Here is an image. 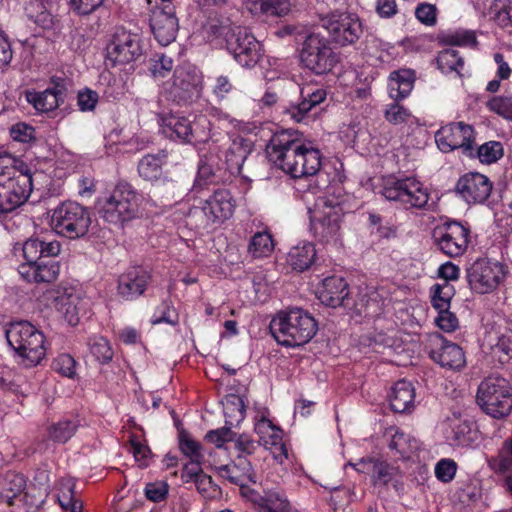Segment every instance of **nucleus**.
<instances>
[{
    "label": "nucleus",
    "instance_id": "1",
    "mask_svg": "<svg viewBox=\"0 0 512 512\" xmlns=\"http://www.w3.org/2000/svg\"><path fill=\"white\" fill-rule=\"evenodd\" d=\"M267 160L292 178L316 175L322 165V154L310 141L297 138L292 130L274 133L265 145Z\"/></svg>",
    "mask_w": 512,
    "mask_h": 512
},
{
    "label": "nucleus",
    "instance_id": "2",
    "mask_svg": "<svg viewBox=\"0 0 512 512\" xmlns=\"http://www.w3.org/2000/svg\"><path fill=\"white\" fill-rule=\"evenodd\" d=\"M269 331L280 345L297 347L308 343L317 332L315 319L301 308L282 311L269 324Z\"/></svg>",
    "mask_w": 512,
    "mask_h": 512
},
{
    "label": "nucleus",
    "instance_id": "3",
    "mask_svg": "<svg viewBox=\"0 0 512 512\" xmlns=\"http://www.w3.org/2000/svg\"><path fill=\"white\" fill-rule=\"evenodd\" d=\"M11 158L7 154L0 155V216L13 212L27 202L32 192V174L30 170H17L8 167L6 162Z\"/></svg>",
    "mask_w": 512,
    "mask_h": 512
},
{
    "label": "nucleus",
    "instance_id": "4",
    "mask_svg": "<svg viewBox=\"0 0 512 512\" xmlns=\"http://www.w3.org/2000/svg\"><path fill=\"white\" fill-rule=\"evenodd\" d=\"M10 347L21 358L26 367H33L46 355L44 334L28 321L11 322L5 331Z\"/></svg>",
    "mask_w": 512,
    "mask_h": 512
},
{
    "label": "nucleus",
    "instance_id": "5",
    "mask_svg": "<svg viewBox=\"0 0 512 512\" xmlns=\"http://www.w3.org/2000/svg\"><path fill=\"white\" fill-rule=\"evenodd\" d=\"M139 203V195L132 185L121 181L98 200L97 210L106 222L120 225L137 217Z\"/></svg>",
    "mask_w": 512,
    "mask_h": 512
},
{
    "label": "nucleus",
    "instance_id": "6",
    "mask_svg": "<svg viewBox=\"0 0 512 512\" xmlns=\"http://www.w3.org/2000/svg\"><path fill=\"white\" fill-rule=\"evenodd\" d=\"M476 399L483 412L502 419L512 410V387L504 377L490 376L478 386Z\"/></svg>",
    "mask_w": 512,
    "mask_h": 512
},
{
    "label": "nucleus",
    "instance_id": "7",
    "mask_svg": "<svg viewBox=\"0 0 512 512\" xmlns=\"http://www.w3.org/2000/svg\"><path fill=\"white\" fill-rule=\"evenodd\" d=\"M309 213L311 230L315 237L323 242L337 239L341 227L343 209L335 198L328 196L318 197Z\"/></svg>",
    "mask_w": 512,
    "mask_h": 512
},
{
    "label": "nucleus",
    "instance_id": "8",
    "mask_svg": "<svg viewBox=\"0 0 512 512\" xmlns=\"http://www.w3.org/2000/svg\"><path fill=\"white\" fill-rule=\"evenodd\" d=\"M382 195L406 210L426 209L430 199L428 189L414 177L387 180Z\"/></svg>",
    "mask_w": 512,
    "mask_h": 512
},
{
    "label": "nucleus",
    "instance_id": "9",
    "mask_svg": "<svg viewBox=\"0 0 512 512\" xmlns=\"http://www.w3.org/2000/svg\"><path fill=\"white\" fill-rule=\"evenodd\" d=\"M208 120L205 116L167 114L161 117L163 134L174 141L184 144L203 142L208 138L205 126Z\"/></svg>",
    "mask_w": 512,
    "mask_h": 512
},
{
    "label": "nucleus",
    "instance_id": "10",
    "mask_svg": "<svg viewBox=\"0 0 512 512\" xmlns=\"http://www.w3.org/2000/svg\"><path fill=\"white\" fill-rule=\"evenodd\" d=\"M51 222L58 234L76 239L87 233L91 218L87 208L77 202L66 201L54 210Z\"/></svg>",
    "mask_w": 512,
    "mask_h": 512
},
{
    "label": "nucleus",
    "instance_id": "11",
    "mask_svg": "<svg viewBox=\"0 0 512 512\" xmlns=\"http://www.w3.org/2000/svg\"><path fill=\"white\" fill-rule=\"evenodd\" d=\"M209 30L214 36L226 39L228 49L241 66L253 68L256 65V37L248 29L238 28L235 33L228 25L210 24Z\"/></svg>",
    "mask_w": 512,
    "mask_h": 512
},
{
    "label": "nucleus",
    "instance_id": "12",
    "mask_svg": "<svg viewBox=\"0 0 512 512\" xmlns=\"http://www.w3.org/2000/svg\"><path fill=\"white\" fill-rule=\"evenodd\" d=\"M300 59L306 68L316 74L330 72L338 62V56L328 40L316 33L306 36L300 51Z\"/></svg>",
    "mask_w": 512,
    "mask_h": 512
},
{
    "label": "nucleus",
    "instance_id": "13",
    "mask_svg": "<svg viewBox=\"0 0 512 512\" xmlns=\"http://www.w3.org/2000/svg\"><path fill=\"white\" fill-rule=\"evenodd\" d=\"M320 26L328 32L331 40L340 46L355 43L363 32L359 17L346 11H333L321 16Z\"/></svg>",
    "mask_w": 512,
    "mask_h": 512
},
{
    "label": "nucleus",
    "instance_id": "14",
    "mask_svg": "<svg viewBox=\"0 0 512 512\" xmlns=\"http://www.w3.org/2000/svg\"><path fill=\"white\" fill-rule=\"evenodd\" d=\"M347 465L353 467L358 473L369 474L374 487L384 488L391 484L396 492L403 490L402 472L399 467L384 459L363 457L358 462H349Z\"/></svg>",
    "mask_w": 512,
    "mask_h": 512
},
{
    "label": "nucleus",
    "instance_id": "15",
    "mask_svg": "<svg viewBox=\"0 0 512 512\" xmlns=\"http://www.w3.org/2000/svg\"><path fill=\"white\" fill-rule=\"evenodd\" d=\"M504 277L503 265L486 258L477 259L466 269V279L471 290L479 294L494 291Z\"/></svg>",
    "mask_w": 512,
    "mask_h": 512
},
{
    "label": "nucleus",
    "instance_id": "16",
    "mask_svg": "<svg viewBox=\"0 0 512 512\" xmlns=\"http://www.w3.org/2000/svg\"><path fill=\"white\" fill-rule=\"evenodd\" d=\"M202 90L201 72L190 65L178 66L174 70L168 93L177 104H187L200 97Z\"/></svg>",
    "mask_w": 512,
    "mask_h": 512
},
{
    "label": "nucleus",
    "instance_id": "17",
    "mask_svg": "<svg viewBox=\"0 0 512 512\" xmlns=\"http://www.w3.org/2000/svg\"><path fill=\"white\" fill-rule=\"evenodd\" d=\"M470 228L458 221H448L433 231V240L437 248L449 257H458L465 253L469 244Z\"/></svg>",
    "mask_w": 512,
    "mask_h": 512
},
{
    "label": "nucleus",
    "instance_id": "18",
    "mask_svg": "<svg viewBox=\"0 0 512 512\" xmlns=\"http://www.w3.org/2000/svg\"><path fill=\"white\" fill-rule=\"evenodd\" d=\"M435 141L438 148L444 153L461 149L465 154L472 155L475 151L474 128L464 122L442 126L435 134Z\"/></svg>",
    "mask_w": 512,
    "mask_h": 512
},
{
    "label": "nucleus",
    "instance_id": "19",
    "mask_svg": "<svg viewBox=\"0 0 512 512\" xmlns=\"http://www.w3.org/2000/svg\"><path fill=\"white\" fill-rule=\"evenodd\" d=\"M426 350L429 357L442 368L460 371L466 365L465 353L456 343L446 340L439 333L429 336Z\"/></svg>",
    "mask_w": 512,
    "mask_h": 512
},
{
    "label": "nucleus",
    "instance_id": "20",
    "mask_svg": "<svg viewBox=\"0 0 512 512\" xmlns=\"http://www.w3.org/2000/svg\"><path fill=\"white\" fill-rule=\"evenodd\" d=\"M107 60L113 66L136 61L142 55L140 38L125 29H117L106 47Z\"/></svg>",
    "mask_w": 512,
    "mask_h": 512
},
{
    "label": "nucleus",
    "instance_id": "21",
    "mask_svg": "<svg viewBox=\"0 0 512 512\" xmlns=\"http://www.w3.org/2000/svg\"><path fill=\"white\" fill-rule=\"evenodd\" d=\"M150 27L160 45L167 46L172 43L179 29L174 5L167 3L155 7L150 15Z\"/></svg>",
    "mask_w": 512,
    "mask_h": 512
},
{
    "label": "nucleus",
    "instance_id": "22",
    "mask_svg": "<svg viewBox=\"0 0 512 512\" xmlns=\"http://www.w3.org/2000/svg\"><path fill=\"white\" fill-rule=\"evenodd\" d=\"M266 413L268 412H262L258 418V444L263 445L264 450L269 451L278 464H283L288 458L287 448L282 439L283 431L267 417Z\"/></svg>",
    "mask_w": 512,
    "mask_h": 512
},
{
    "label": "nucleus",
    "instance_id": "23",
    "mask_svg": "<svg viewBox=\"0 0 512 512\" xmlns=\"http://www.w3.org/2000/svg\"><path fill=\"white\" fill-rule=\"evenodd\" d=\"M151 277V272L144 266L134 265L128 267L118 277V296L127 301L138 298L146 291Z\"/></svg>",
    "mask_w": 512,
    "mask_h": 512
},
{
    "label": "nucleus",
    "instance_id": "24",
    "mask_svg": "<svg viewBox=\"0 0 512 512\" xmlns=\"http://www.w3.org/2000/svg\"><path fill=\"white\" fill-rule=\"evenodd\" d=\"M492 183L489 178L477 172L461 176L456 183L457 193L467 203H483L490 195Z\"/></svg>",
    "mask_w": 512,
    "mask_h": 512
},
{
    "label": "nucleus",
    "instance_id": "25",
    "mask_svg": "<svg viewBox=\"0 0 512 512\" xmlns=\"http://www.w3.org/2000/svg\"><path fill=\"white\" fill-rule=\"evenodd\" d=\"M166 155L147 154L143 156L138 163V174L151 184L163 185L168 189V194L172 193L176 188V183L163 175V164L165 163Z\"/></svg>",
    "mask_w": 512,
    "mask_h": 512
},
{
    "label": "nucleus",
    "instance_id": "26",
    "mask_svg": "<svg viewBox=\"0 0 512 512\" xmlns=\"http://www.w3.org/2000/svg\"><path fill=\"white\" fill-rule=\"evenodd\" d=\"M20 276L28 283H53L60 273V264L53 257L44 258L33 264H20Z\"/></svg>",
    "mask_w": 512,
    "mask_h": 512
},
{
    "label": "nucleus",
    "instance_id": "27",
    "mask_svg": "<svg viewBox=\"0 0 512 512\" xmlns=\"http://www.w3.org/2000/svg\"><path fill=\"white\" fill-rule=\"evenodd\" d=\"M320 302L328 307L349 306V289L347 282L338 276L327 277L317 291Z\"/></svg>",
    "mask_w": 512,
    "mask_h": 512
},
{
    "label": "nucleus",
    "instance_id": "28",
    "mask_svg": "<svg viewBox=\"0 0 512 512\" xmlns=\"http://www.w3.org/2000/svg\"><path fill=\"white\" fill-rule=\"evenodd\" d=\"M233 211L232 196L226 189L215 190L202 207V212L208 223H221L230 218Z\"/></svg>",
    "mask_w": 512,
    "mask_h": 512
},
{
    "label": "nucleus",
    "instance_id": "29",
    "mask_svg": "<svg viewBox=\"0 0 512 512\" xmlns=\"http://www.w3.org/2000/svg\"><path fill=\"white\" fill-rule=\"evenodd\" d=\"M53 87H48L42 92H33L27 94V100L36 110L48 112L56 109L60 103L64 102L66 96V86L64 80H52Z\"/></svg>",
    "mask_w": 512,
    "mask_h": 512
},
{
    "label": "nucleus",
    "instance_id": "30",
    "mask_svg": "<svg viewBox=\"0 0 512 512\" xmlns=\"http://www.w3.org/2000/svg\"><path fill=\"white\" fill-rule=\"evenodd\" d=\"M60 247L58 241L46 242L38 238H30L22 246L23 257L26 260L24 264H33L44 258L55 257L60 253Z\"/></svg>",
    "mask_w": 512,
    "mask_h": 512
},
{
    "label": "nucleus",
    "instance_id": "31",
    "mask_svg": "<svg viewBox=\"0 0 512 512\" xmlns=\"http://www.w3.org/2000/svg\"><path fill=\"white\" fill-rule=\"evenodd\" d=\"M326 90L307 85L301 88V101L290 108L291 117L300 122L304 116L315 106L321 104L326 99Z\"/></svg>",
    "mask_w": 512,
    "mask_h": 512
},
{
    "label": "nucleus",
    "instance_id": "32",
    "mask_svg": "<svg viewBox=\"0 0 512 512\" xmlns=\"http://www.w3.org/2000/svg\"><path fill=\"white\" fill-rule=\"evenodd\" d=\"M490 468L499 474H505V484L512 494V436L505 439L497 455L488 460Z\"/></svg>",
    "mask_w": 512,
    "mask_h": 512
},
{
    "label": "nucleus",
    "instance_id": "33",
    "mask_svg": "<svg viewBox=\"0 0 512 512\" xmlns=\"http://www.w3.org/2000/svg\"><path fill=\"white\" fill-rule=\"evenodd\" d=\"M415 392L413 385L406 380L394 384L389 396L391 409L395 413H405L414 406Z\"/></svg>",
    "mask_w": 512,
    "mask_h": 512
},
{
    "label": "nucleus",
    "instance_id": "34",
    "mask_svg": "<svg viewBox=\"0 0 512 512\" xmlns=\"http://www.w3.org/2000/svg\"><path fill=\"white\" fill-rule=\"evenodd\" d=\"M58 310L69 325L75 326L86 314L87 301L77 294H64L57 298Z\"/></svg>",
    "mask_w": 512,
    "mask_h": 512
},
{
    "label": "nucleus",
    "instance_id": "35",
    "mask_svg": "<svg viewBox=\"0 0 512 512\" xmlns=\"http://www.w3.org/2000/svg\"><path fill=\"white\" fill-rule=\"evenodd\" d=\"M26 489V480L23 475L7 472L0 478V502L13 506L19 496Z\"/></svg>",
    "mask_w": 512,
    "mask_h": 512
},
{
    "label": "nucleus",
    "instance_id": "36",
    "mask_svg": "<svg viewBox=\"0 0 512 512\" xmlns=\"http://www.w3.org/2000/svg\"><path fill=\"white\" fill-rule=\"evenodd\" d=\"M217 165L218 160L214 156L202 158L198 165L195 187L202 189L209 184H218L223 182L225 180L226 172Z\"/></svg>",
    "mask_w": 512,
    "mask_h": 512
},
{
    "label": "nucleus",
    "instance_id": "37",
    "mask_svg": "<svg viewBox=\"0 0 512 512\" xmlns=\"http://www.w3.org/2000/svg\"><path fill=\"white\" fill-rule=\"evenodd\" d=\"M386 435L390 437L389 449L402 459L409 458L411 454L419 450V441L398 428L390 427L387 429Z\"/></svg>",
    "mask_w": 512,
    "mask_h": 512
},
{
    "label": "nucleus",
    "instance_id": "38",
    "mask_svg": "<svg viewBox=\"0 0 512 512\" xmlns=\"http://www.w3.org/2000/svg\"><path fill=\"white\" fill-rule=\"evenodd\" d=\"M414 80V72L410 69L393 71L389 76V96L395 101L406 98L413 89Z\"/></svg>",
    "mask_w": 512,
    "mask_h": 512
},
{
    "label": "nucleus",
    "instance_id": "39",
    "mask_svg": "<svg viewBox=\"0 0 512 512\" xmlns=\"http://www.w3.org/2000/svg\"><path fill=\"white\" fill-rule=\"evenodd\" d=\"M315 258L314 245L310 242H301L290 249L287 262L294 270L302 272L310 268Z\"/></svg>",
    "mask_w": 512,
    "mask_h": 512
},
{
    "label": "nucleus",
    "instance_id": "40",
    "mask_svg": "<svg viewBox=\"0 0 512 512\" xmlns=\"http://www.w3.org/2000/svg\"><path fill=\"white\" fill-rule=\"evenodd\" d=\"M258 512H291V506L280 491L264 488L258 498Z\"/></svg>",
    "mask_w": 512,
    "mask_h": 512
},
{
    "label": "nucleus",
    "instance_id": "41",
    "mask_svg": "<svg viewBox=\"0 0 512 512\" xmlns=\"http://www.w3.org/2000/svg\"><path fill=\"white\" fill-rule=\"evenodd\" d=\"M80 426L77 417L63 418L48 428V437L55 443L64 444L69 441Z\"/></svg>",
    "mask_w": 512,
    "mask_h": 512
},
{
    "label": "nucleus",
    "instance_id": "42",
    "mask_svg": "<svg viewBox=\"0 0 512 512\" xmlns=\"http://www.w3.org/2000/svg\"><path fill=\"white\" fill-rule=\"evenodd\" d=\"M226 425L233 426L244 418L245 405L243 399L236 394H229L222 400Z\"/></svg>",
    "mask_w": 512,
    "mask_h": 512
},
{
    "label": "nucleus",
    "instance_id": "43",
    "mask_svg": "<svg viewBox=\"0 0 512 512\" xmlns=\"http://www.w3.org/2000/svg\"><path fill=\"white\" fill-rule=\"evenodd\" d=\"M455 289L449 282L436 283L431 287V303L436 310L450 309Z\"/></svg>",
    "mask_w": 512,
    "mask_h": 512
},
{
    "label": "nucleus",
    "instance_id": "44",
    "mask_svg": "<svg viewBox=\"0 0 512 512\" xmlns=\"http://www.w3.org/2000/svg\"><path fill=\"white\" fill-rule=\"evenodd\" d=\"M88 347L90 354L100 364L109 363L113 358V349L109 341L102 336H93L89 338Z\"/></svg>",
    "mask_w": 512,
    "mask_h": 512
},
{
    "label": "nucleus",
    "instance_id": "45",
    "mask_svg": "<svg viewBox=\"0 0 512 512\" xmlns=\"http://www.w3.org/2000/svg\"><path fill=\"white\" fill-rule=\"evenodd\" d=\"M383 113L385 120L392 125L411 124L415 120L412 113L398 102L387 104Z\"/></svg>",
    "mask_w": 512,
    "mask_h": 512
},
{
    "label": "nucleus",
    "instance_id": "46",
    "mask_svg": "<svg viewBox=\"0 0 512 512\" xmlns=\"http://www.w3.org/2000/svg\"><path fill=\"white\" fill-rule=\"evenodd\" d=\"M437 65L438 68L443 73L457 72L460 73V70L464 66V60L461 56H459L458 51L453 49H446L441 51L437 56Z\"/></svg>",
    "mask_w": 512,
    "mask_h": 512
},
{
    "label": "nucleus",
    "instance_id": "47",
    "mask_svg": "<svg viewBox=\"0 0 512 512\" xmlns=\"http://www.w3.org/2000/svg\"><path fill=\"white\" fill-rule=\"evenodd\" d=\"M440 40L455 46H474L477 43L475 33L464 29L444 32L440 35Z\"/></svg>",
    "mask_w": 512,
    "mask_h": 512
},
{
    "label": "nucleus",
    "instance_id": "48",
    "mask_svg": "<svg viewBox=\"0 0 512 512\" xmlns=\"http://www.w3.org/2000/svg\"><path fill=\"white\" fill-rule=\"evenodd\" d=\"M491 11L499 26L512 28V0H494Z\"/></svg>",
    "mask_w": 512,
    "mask_h": 512
},
{
    "label": "nucleus",
    "instance_id": "49",
    "mask_svg": "<svg viewBox=\"0 0 512 512\" xmlns=\"http://www.w3.org/2000/svg\"><path fill=\"white\" fill-rule=\"evenodd\" d=\"M491 355L500 364L508 363L512 358V340L507 335L497 336L496 342L490 346Z\"/></svg>",
    "mask_w": 512,
    "mask_h": 512
},
{
    "label": "nucleus",
    "instance_id": "50",
    "mask_svg": "<svg viewBox=\"0 0 512 512\" xmlns=\"http://www.w3.org/2000/svg\"><path fill=\"white\" fill-rule=\"evenodd\" d=\"M476 153L481 163L492 164L503 156V146L498 141H489L479 146Z\"/></svg>",
    "mask_w": 512,
    "mask_h": 512
},
{
    "label": "nucleus",
    "instance_id": "51",
    "mask_svg": "<svg viewBox=\"0 0 512 512\" xmlns=\"http://www.w3.org/2000/svg\"><path fill=\"white\" fill-rule=\"evenodd\" d=\"M173 59L165 54L156 53L150 59L149 71L154 78H165L172 71Z\"/></svg>",
    "mask_w": 512,
    "mask_h": 512
},
{
    "label": "nucleus",
    "instance_id": "52",
    "mask_svg": "<svg viewBox=\"0 0 512 512\" xmlns=\"http://www.w3.org/2000/svg\"><path fill=\"white\" fill-rule=\"evenodd\" d=\"M179 317L173 306L168 301H163L156 309L152 316L151 323L153 325L167 323L172 326L177 325Z\"/></svg>",
    "mask_w": 512,
    "mask_h": 512
},
{
    "label": "nucleus",
    "instance_id": "53",
    "mask_svg": "<svg viewBox=\"0 0 512 512\" xmlns=\"http://www.w3.org/2000/svg\"><path fill=\"white\" fill-rule=\"evenodd\" d=\"M471 426L467 421H458L451 428V435L448 439L452 445L467 446L471 443Z\"/></svg>",
    "mask_w": 512,
    "mask_h": 512
},
{
    "label": "nucleus",
    "instance_id": "54",
    "mask_svg": "<svg viewBox=\"0 0 512 512\" xmlns=\"http://www.w3.org/2000/svg\"><path fill=\"white\" fill-rule=\"evenodd\" d=\"M357 309L367 316L378 315L382 309V299L376 291H371L361 297Z\"/></svg>",
    "mask_w": 512,
    "mask_h": 512
},
{
    "label": "nucleus",
    "instance_id": "55",
    "mask_svg": "<svg viewBox=\"0 0 512 512\" xmlns=\"http://www.w3.org/2000/svg\"><path fill=\"white\" fill-rule=\"evenodd\" d=\"M179 448L181 452L189 459H195L196 456H199V458H204V455L201 452L202 445L195 441L185 430H181L179 432Z\"/></svg>",
    "mask_w": 512,
    "mask_h": 512
},
{
    "label": "nucleus",
    "instance_id": "56",
    "mask_svg": "<svg viewBox=\"0 0 512 512\" xmlns=\"http://www.w3.org/2000/svg\"><path fill=\"white\" fill-rule=\"evenodd\" d=\"M487 108L512 121V96H495L487 102Z\"/></svg>",
    "mask_w": 512,
    "mask_h": 512
},
{
    "label": "nucleus",
    "instance_id": "57",
    "mask_svg": "<svg viewBox=\"0 0 512 512\" xmlns=\"http://www.w3.org/2000/svg\"><path fill=\"white\" fill-rule=\"evenodd\" d=\"M414 13L416 19L427 27L437 24L438 9L434 4L421 2L416 6Z\"/></svg>",
    "mask_w": 512,
    "mask_h": 512
},
{
    "label": "nucleus",
    "instance_id": "58",
    "mask_svg": "<svg viewBox=\"0 0 512 512\" xmlns=\"http://www.w3.org/2000/svg\"><path fill=\"white\" fill-rule=\"evenodd\" d=\"M275 250L273 235L263 224H258V258L269 257Z\"/></svg>",
    "mask_w": 512,
    "mask_h": 512
},
{
    "label": "nucleus",
    "instance_id": "59",
    "mask_svg": "<svg viewBox=\"0 0 512 512\" xmlns=\"http://www.w3.org/2000/svg\"><path fill=\"white\" fill-rule=\"evenodd\" d=\"M240 157L242 158V162L238 167V172L243 180H245L249 185L253 182V161L248 160V154L251 153V146L246 144L245 139H240Z\"/></svg>",
    "mask_w": 512,
    "mask_h": 512
},
{
    "label": "nucleus",
    "instance_id": "60",
    "mask_svg": "<svg viewBox=\"0 0 512 512\" xmlns=\"http://www.w3.org/2000/svg\"><path fill=\"white\" fill-rule=\"evenodd\" d=\"M129 442L131 447L130 450L133 453L135 460L139 463V466L142 468L147 467L151 458L150 448L143 444L135 435L130 437Z\"/></svg>",
    "mask_w": 512,
    "mask_h": 512
},
{
    "label": "nucleus",
    "instance_id": "61",
    "mask_svg": "<svg viewBox=\"0 0 512 512\" xmlns=\"http://www.w3.org/2000/svg\"><path fill=\"white\" fill-rule=\"evenodd\" d=\"M235 436L236 434L231 430V426L228 425L208 431L205 440L214 444L217 448H222L225 443L234 441Z\"/></svg>",
    "mask_w": 512,
    "mask_h": 512
},
{
    "label": "nucleus",
    "instance_id": "62",
    "mask_svg": "<svg viewBox=\"0 0 512 512\" xmlns=\"http://www.w3.org/2000/svg\"><path fill=\"white\" fill-rule=\"evenodd\" d=\"M457 471V464L452 459H441L435 466V476L443 483L453 480Z\"/></svg>",
    "mask_w": 512,
    "mask_h": 512
},
{
    "label": "nucleus",
    "instance_id": "63",
    "mask_svg": "<svg viewBox=\"0 0 512 512\" xmlns=\"http://www.w3.org/2000/svg\"><path fill=\"white\" fill-rule=\"evenodd\" d=\"M10 136L13 140L22 143H29L36 139L34 127L24 122H18L12 125L10 128Z\"/></svg>",
    "mask_w": 512,
    "mask_h": 512
},
{
    "label": "nucleus",
    "instance_id": "64",
    "mask_svg": "<svg viewBox=\"0 0 512 512\" xmlns=\"http://www.w3.org/2000/svg\"><path fill=\"white\" fill-rule=\"evenodd\" d=\"M169 486L166 482L157 481L148 483L145 487V496L152 502H161L168 495Z\"/></svg>",
    "mask_w": 512,
    "mask_h": 512
}]
</instances>
